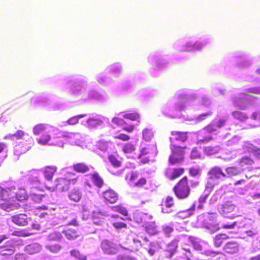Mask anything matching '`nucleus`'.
<instances>
[{
    "label": "nucleus",
    "instance_id": "obj_1",
    "mask_svg": "<svg viewBox=\"0 0 260 260\" xmlns=\"http://www.w3.org/2000/svg\"><path fill=\"white\" fill-rule=\"evenodd\" d=\"M199 181H191L190 186L187 176H185L180 179L174 185L173 191L176 197L181 200L188 199L191 194V188L197 187L199 186Z\"/></svg>",
    "mask_w": 260,
    "mask_h": 260
},
{
    "label": "nucleus",
    "instance_id": "obj_2",
    "mask_svg": "<svg viewBox=\"0 0 260 260\" xmlns=\"http://www.w3.org/2000/svg\"><path fill=\"white\" fill-rule=\"evenodd\" d=\"M78 181V177L72 173H69L64 177H58L55 179L54 184L52 186L47 187V188L54 191L57 190L63 192L69 190L71 185H75Z\"/></svg>",
    "mask_w": 260,
    "mask_h": 260
},
{
    "label": "nucleus",
    "instance_id": "obj_3",
    "mask_svg": "<svg viewBox=\"0 0 260 260\" xmlns=\"http://www.w3.org/2000/svg\"><path fill=\"white\" fill-rule=\"evenodd\" d=\"M186 149H187L186 146L171 145V154L169 156V163L172 165H178L182 163L184 159L185 150Z\"/></svg>",
    "mask_w": 260,
    "mask_h": 260
},
{
    "label": "nucleus",
    "instance_id": "obj_4",
    "mask_svg": "<svg viewBox=\"0 0 260 260\" xmlns=\"http://www.w3.org/2000/svg\"><path fill=\"white\" fill-rule=\"evenodd\" d=\"M46 129L47 125L43 123L38 124L33 127L32 132L35 135H41V137L37 139L38 143L40 145H46L51 140L50 135L46 133Z\"/></svg>",
    "mask_w": 260,
    "mask_h": 260
},
{
    "label": "nucleus",
    "instance_id": "obj_5",
    "mask_svg": "<svg viewBox=\"0 0 260 260\" xmlns=\"http://www.w3.org/2000/svg\"><path fill=\"white\" fill-rule=\"evenodd\" d=\"M254 97L245 93H240L237 95H233L231 100L233 105L239 109L244 110L242 104H250L252 103V99Z\"/></svg>",
    "mask_w": 260,
    "mask_h": 260
},
{
    "label": "nucleus",
    "instance_id": "obj_6",
    "mask_svg": "<svg viewBox=\"0 0 260 260\" xmlns=\"http://www.w3.org/2000/svg\"><path fill=\"white\" fill-rule=\"evenodd\" d=\"M203 225L205 228L211 233H215L220 229L219 224L217 220V215L211 214L208 216L203 221Z\"/></svg>",
    "mask_w": 260,
    "mask_h": 260
},
{
    "label": "nucleus",
    "instance_id": "obj_7",
    "mask_svg": "<svg viewBox=\"0 0 260 260\" xmlns=\"http://www.w3.org/2000/svg\"><path fill=\"white\" fill-rule=\"evenodd\" d=\"M101 248L107 254H115L118 251L116 245L112 241L105 239L102 241Z\"/></svg>",
    "mask_w": 260,
    "mask_h": 260
},
{
    "label": "nucleus",
    "instance_id": "obj_8",
    "mask_svg": "<svg viewBox=\"0 0 260 260\" xmlns=\"http://www.w3.org/2000/svg\"><path fill=\"white\" fill-rule=\"evenodd\" d=\"M185 169L183 168H167L165 171V176L171 180L179 178L184 173Z\"/></svg>",
    "mask_w": 260,
    "mask_h": 260
},
{
    "label": "nucleus",
    "instance_id": "obj_9",
    "mask_svg": "<svg viewBox=\"0 0 260 260\" xmlns=\"http://www.w3.org/2000/svg\"><path fill=\"white\" fill-rule=\"evenodd\" d=\"M237 210L236 206L230 202L224 203L221 208V212L224 216H228L229 214H231V217L233 219L236 216L235 212Z\"/></svg>",
    "mask_w": 260,
    "mask_h": 260
},
{
    "label": "nucleus",
    "instance_id": "obj_10",
    "mask_svg": "<svg viewBox=\"0 0 260 260\" xmlns=\"http://www.w3.org/2000/svg\"><path fill=\"white\" fill-rule=\"evenodd\" d=\"M188 139L187 132L172 131L171 132V137L170 140L171 142L179 141L185 142Z\"/></svg>",
    "mask_w": 260,
    "mask_h": 260
},
{
    "label": "nucleus",
    "instance_id": "obj_11",
    "mask_svg": "<svg viewBox=\"0 0 260 260\" xmlns=\"http://www.w3.org/2000/svg\"><path fill=\"white\" fill-rule=\"evenodd\" d=\"M102 197L106 202L110 204L116 203L118 200V194L112 189L103 191Z\"/></svg>",
    "mask_w": 260,
    "mask_h": 260
},
{
    "label": "nucleus",
    "instance_id": "obj_12",
    "mask_svg": "<svg viewBox=\"0 0 260 260\" xmlns=\"http://www.w3.org/2000/svg\"><path fill=\"white\" fill-rule=\"evenodd\" d=\"M226 121L223 119H220L217 122V123H210L204 128L205 133H213L217 131L218 128H220L225 124Z\"/></svg>",
    "mask_w": 260,
    "mask_h": 260
},
{
    "label": "nucleus",
    "instance_id": "obj_13",
    "mask_svg": "<svg viewBox=\"0 0 260 260\" xmlns=\"http://www.w3.org/2000/svg\"><path fill=\"white\" fill-rule=\"evenodd\" d=\"M15 252V246L10 241H7L4 245L0 246V255L9 256Z\"/></svg>",
    "mask_w": 260,
    "mask_h": 260
},
{
    "label": "nucleus",
    "instance_id": "obj_14",
    "mask_svg": "<svg viewBox=\"0 0 260 260\" xmlns=\"http://www.w3.org/2000/svg\"><path fill=\"white\" fill-rule=\"evenodd\" d=\"M42 190L36 187L31 188L29 194L30 199L35 203H41L45 197V194L42 193Z\"/></svg>",
    "mask_w": 260,
    "mask_h": 260
},
{
    "label": "nucleus",
    "instance_id": "obj_15",
    "mask_svg": "<svg viewBox=\"0 0 260 260\" xmlns=\"http://www.w3.org/2000/svg\"><path fill=\"white\" fill-rule=\"evenodd\" d=\"M224 251L229 254H235L239 250V244L235 241L227 242L223 247Z\"/></svg>",
    "mask_w": 260,
    "mask_h": 260
},
{
    "label": "nucleus",
    "instance_id": "obj_16",
    "mask_svg": "<svg viewBox=\"0 0 260 260\" xmlns=\"http://www.w3.org/2000/svg\"><path fill=\"white\" fill-rule=\"evenodd\" d=\"M62 233L65 235L69 240H73L79 236V232L74 228L66 227L63 231Z\"/></svg>",
    "mask_w": 260,
    "mask_h": 260
},
{
    "label": "nucleus",
    "instance_id": "obj_17",
    "mask_svg": "<svg viewBox=\"0 0 260 260\" xmlns=\"http://www.w3.org/2000/svg\"><path fill=\"white\" fill-rule=\"evenodd\" d=\"M208 175L211 178L219 179L220 176L226 177V174L222 171V169L217 166L212 168L208 172Z\"/></svg>",
    "mask_w": 260,
    "mask_h": 260
},
{
    "label": "nucleus",
    "instance_id": "obj_18",
    "mask_svg": "<svg viewBox=\"0 0 260 260\" xmlns=\"http://www.w3.org/2000/svg\"><path fill=\"white\" fill-rule=\"evenodd\" d=\"M57 170L55 166H47L44 169V175L47 180H51Z\"/></svg>",
    "mask_w": 260,
    "mask_h": 260
},
{
    "label": "nucleus",
    "instance_id": "obj_19",
    "mask_svg": "<svg viewBox=\"0 0 260 260\" xmlns=\"http://www.w3.org/2000/svg\"><path fill=\"white\" fill-rule=\"evenodd\" d=\"M12 221L19 226H25L27 224L26 215L23 214L13 216Z\"/></svg>",
    "mask_w": 260,
    "mask_h": 260
},
{
    "label": "nucleus",
    "instance_id": "obj_20",
    "mask_svg": "<svg viewBox=\"0 0 260 260\" xmlns=\"http://www.w3.org/2000/svg\"><path fill=\"white\" fill-rule=\"evenodd\" d=\"M41 249V245L37 243H31L25 247V251L28 254H34L38 253Z\"/></svg>",
    "mask_w": 260,
    "mask_h": 260
},
{
    "label": "nucleus",
    "instance_id": "obj_21",
    "mask_svg": "<svg viewBox=\"0 0 260 260\" xmlns=\"http://www.w3.org/2000/svg\"><path fill=\"white\" fill-rule=\"evenodd\" d=\"M178 247V241L176 240L172 241L168 245L167 249L166 250V257L171 258L176 252Z\"/></svg>",
    "mask_w": 260,
    "mask_h": 260
},
{
    "label": "nucleus",
    "instance_id": "obj_22",
    "mask_svg": "<svg viewBox=\"0 0 260 260\" xmlns=\"http://www.w3.org/2000/svg\"><path fill=\"white\" fill-rule=\"evenodd\" d=\"M81 89L78 88L77 86L73 85L72 87L71 91L69 94V98L70 101L74 102L76 100L79 99L81 98Z\"/></svg>",
    "mask_w": 260,
    "mask_h": 260
},
{
    "label": "nucleus",
    "instance_id": "obj_23",
    "mask_svg": "<svg viewBox=\"0 0 260 260\" xmlns=\"http://www.w3.org/2000/svg\"><path fill=\"white\" fill-rule=\"evenodd\" d=\"M14 189H15L14 186L6 188L0 186V200L7 201L10 198V192Z\"/></svg>",
    "mask_w": 260,
    "mask_h": 260
},
{
    "label": "nucleus",
    "instance_id": "obj_24",
    "mask_svg": "<svg viewBox=\"0 0 260 260\" xmlns=\"http://www.w3.org/2000/svg\"><path fill=\"white\" fill-rule=\"evenodd\" d=\"M73 169L79 173H85L89 171L88 166L84 162L75 164L72 166Z\"/></svg>",
    "mask_w": 260,
    "mask_h": 260
},
{
    "label": "nucleus",
    "instance_id": "obj_25",
    "mask_svg": "<svg viewBox=\"0 0 260 260\" xmlns=\"http://www.w3.org/2000/svg\"><path fill=\"white\" fill-rule=\"evenodd\" d=\"M229 238V237L225 234H219L215 236L213 239L214 245L216 247H220L224 241Z\"/></svg>",
    "mask_w": 260,
    "mask_h": 260
},
{
    "label": "nucleus",
    "instance_id": "obj_26",
    "mask_svg": "<svg viewBox=\"0 0 260 260\" xmlns=\"http://www.w3.org/2000/svg\"><path fill=\"white\" fill-rule=\"evenodd\" d=\"M68 197L71 201L78 202L81 200L82 195L78 189H74L69 192Z\"/></svg>",
    "mask_w": 260,
    "mask_h": 260
},
{
    "label": "nucleus",
    "instance_id": "obj_27",
    "mask_svg": "<svg viewBox=\"0 0 260 260\" xmlns=\"http://www.w3.org/2000/svg\"><path fill=\"white\" fill-rule=\"evenodd\" d=\"M33 234H34V232L30 228L19 231H15L12 233L13 236L24 237H28Z\"/></svg>",
    "mask_w": 260,
    "mask_h": 260
},
{
    "label": "nucleus",
    "instance_id": "obj_28",
    "mask_svg": "<svg viewBox=\"0 0 260 260\" xmlns=\"http://www.w3.org/2000/svg\"><path fill=\"white\" fill-rule=\"evenodd\" d=\"M137 177V174L133 173L131 175V181H133V186L137 187H142L146 184L147 180L145 178H141L137 181H135V178Z\"/></svg>",
    "mask_w": 260,
    "mask_h": 260
},
{
    "label": "nucleus",
    "instance_id": "obj_29",
    "mask_svg": "<svg viewBox=\"0 0 260 260\" xmlns=\"http://www.w3.org/2000/svg\"><path fill=\"white\" fill-rule=\"evenodd\" d=\"M15 198L19 201L26 200L28 198V195L24 188H19L15 193Z\"/></svg>",
    "mask_w": 260,
    "mask_h": 260
},
{
    "label": "nucleus",
    "instance_id": "obj_30",
    "mask_svg": "<svg viewBox=\"0 0 260 260\" xmlns=\"http://www.w3.org/2000/svg\"><path fill=\"white\" fill-rule=\"evenodd\" d=\"M226 177H232L238 175L240 173V171L237 167H229L225 170Z\"/></svg>",
    "mask_w": 260,
    "mask_h": 260
},
{
    "label": "nucleus",
    "instance_id": "obj_31",
    "mask_svg": "<svg viewBox=\"0 0 260 260\" xmlns=\"http://www.w3.org/2000/svg\"><path fill=\"white\" fill-rule=\"evenodd\" d=\"M92 182L99 188H101L104 185V181L98 173L91 175Z\"/></svg>",
    "mask_w": 260,
    "mask_h": 260
},
{
    "label": "nucleus",
    "instance_id": "obj_32",
    "mask_svg": "<svg viewBox=\"0 0 260 260\" xmlns=\"http://www.w3.org/2000/svg\"><path fill=\"white\" fill-rule=\"evenodd\" d=\"M232 115L234 118L241 121H245L248 118V116L245 113L240 111H234L232 113Z\"/></svg>",
    "mask_w": 260,
    "mask_h": 260
},
{
    "label": "nucleus",
    "instance_id": "obj_33",
    "mask_svg": "<svg viewBox=\"0 0 260 260\" xmlns=\"http://www.w3.org/2000/svg\"><path fill=\"white\" fill-rule=\"evenodd\" d=\"M103 123L102 120L98 118H89L87 120V124L89 127L94 128Z\"/></svg>",
    "mask_w": 260,
    "mask_h": 260
},
{
    "label": "nucleus",
    "instance_id": "obj_34",
    "mask_svg": "<svg viewBox=\"0 0 260 260\" xmlns=\"http://www.w3.org/2000/svg\"><path fill=\"white\" fill-rule=\"evenodd\" d=\"M167 208H171L175 206L174 198L172 196H167L161 205Z\"/></svg>",
    "mask_w": 260,
    "mask_h": 260
},
{
    "label": "nucleus",
    "instance_id": "obj_35",
    "mask_svg": "<svg viewBox=\"0 0 260 260\" xmlns=\"http://www.w3.org/2000/svg\"><path fill=\"white\" fill-rule=\"evenodd\" d=\"M25 135V133L24 131L22 130H18L14 134H10L8 136H5L4 139H7L8 138H10L12 139L13 137H15L17 140H19L22 139Z\"/></svg>",
    "mask_w": 260,
    "mask_h": 260
},
{
    "label": "nucleus",
    "instance_id": "obj_36",
    "mask_svg": "<svg viewBox=\"0 0 260 260\" xmlns=\"http://www.w3.org/2000/svg\"><path fill=\"white\" fill-rule=\"evenodd\" d=\"M204 150L207 154L213 155L217 153L219 151V147L218 146H208L204 147Z\"/></svg>",
    "mask_w": 260,
    "mask_h": 260
},
{
    "label": "nucleus",
    "instance_id": "obj_37",
    "mask_svg": "<svg viewBox=\"0 0 260 260\" xmlns=\"http://www.w3.org/2000/svg\"><path fill=\"white\" fill-rule=\"evenodd\" d=\"M146 232L150 235H155L158 233L156 226L154 223H149L145 227Z\"/></svg>",
    "mask_w": 260,
    "mask_h": 260
},
{
    "label": "nucleus",
    "instance_id": "obj_38",
    "mask_svg": "<svg viewBox=\"0 0 260 260\" xmlns=\"http://www.w3.org/2000/svg\"><path fill=\"white\" fill-rule=\"evenodd\" d=\"M241 166L251 165L254 163L253 160L249 156H243L239 161Z\"/></svg>",
    "mask_w": 260,
    "mask_h": 260
},
{
    "label": "nucleus",
    "instance_id": "obj_39",
    "mask_svg": "<svg viewBox=\"0 0 260 260\" xmlns=\"http://www.w3.org/2000/svg\"><path fill=\"white\" fill-rule=\"evenodd\" d=\"M111 209L113 211L119 212L123 215L127 216L128 214L127 211L125 208L121 205L114 206L112 207Z\"/></svg>",
    "mask_w": 260,
    "mask_h": 260
},
{
    "label": "nucleus",
    "instance_id": "obj_40",
    "mask_svg": "<svg viewBox=\"0 0 260 260\" xmlns=\"http://www.w3.org/2000/svg\"><path fill=\"white\" fill-rule=\"evenodd\" d=\"M108 159L113 166L115 168L119 167L121 166V162L117 159V158L113 154L108 155Z\"/></svg>",
    "mask_w": 260,
    "mask_h": 260
},
{
    "label": "nucleus",
    "instance_id": "obj_41",
    "mask_svg": "<svg viewBox=\"0 0 260 260\" xmlns=\"http://www.w3.org/2000/svg\"><path fill=\"white\" fill-rule=\"evenodd\" d=\"M49 239L50 240L59 241L62 239V236L59 232H53L49 235Z\"/></svg>",
    "mask_w": 260,
    "mask_h": 260
},
{
    "label": "nucleus",
    "instance_id": "obj_42",
    "mask_svg": "<svg viewBox=\"0 0 260 260\" xmlns=\"http://www.w3.org/2000/svg\"><path fill=\"white\" fill-rule=\"evenodd\" d=\"M15 206L9 203V202H6L0 204V208L5 210L6 211H10L14 209Z\"/></svg>",
    "mask_w": 260,
    "mask_h": 260
},
{
    "label": "nucleus",
    "instance_id": "obj_43",
    "mask_svg": "<svg viewBox=\"0 0 260 260\" xmlns=\"http://www.w3.org/2000/svg\"><path fill=\"white\" fill-rule=\"evenodd\" d=\"M71 254L79 260H86L87 258L85 255L81 253L80 251L77 250H72L71 251Z\"/></svg>",
    "mask_w": 260,
    "mask_h": 260
},
{
    "label": "nucleus",
    "instance_id": "obj_44",
    "mask_svg": "<svg viewBox=\"0 0 260 260\" xmlns=\"http://www.w3.org/2000/svg\"><path fill=\"white\" fill-rule=\"evenodd\" d=\"M143 136L146 141H149L152 138L153 135L151 130L145 129L143 132Z\"/></svg>",
    "mask_w": 260,
    "mask_h": 260
},
{
    "label": "nucleus",
    "instance_id": "obj_45",
    "mask_svg": "<svg viewBox=\"0 0 260 260\" xmlns=\"http://www.w3.org/2000/svg\"><path fill=\"white\" fill-rule=\"evenodd\" d=\"M96 147L99 149L105 151L108 149V143L106 141H99L97 143Z\"/></svg>",
    "mask_w": 260,
    "mask_h": 260
},
{
    "label": "nucleus",
    "instance_id": "obj_46",
    "mask_svg": "<svg viewBox=\"0 0 260 260\" xmlns=\"http://www.w3.org/2000/svg\"><path fill=\"white\" fill-rule=\"evenodd\" d=\"M201 170L199 167H191L189 169L188 173L190 176L196 177L200 174Z\"/></svg>",
    "mask_w": 260,
    "mask_h": 260
},
{
    "label": "nucleus",
    "instance_id": "obj_47",
    "mask_svg": "<svg viewBox=\"0 0 260 260\" xmlns=\"http://www.w3.org/2000/svg\"><path fill=\"white\" fill-rule=\"evenodd\" d=\"M162 231L167 237H170L171 233L174 231V229L170 225H165L162 228Z\"/></svg>",
    "mask_w": 260,
    "mask_h": 260
},
{
    "label": "nucleus",
    "instance_id": "obj_48",
    "mask_svg": "<svg viewBox=\"0 0 260 260\" xmlns=\"http://www.w3.org/2000/svg\"><path fill=\"white\" fill-rule=\"evenodd\" d=\"M190 157L191 159H196L201 157V153L197 148H193L190 153Z\"/></svg>",
    "mask_w": 260,
    "mask_h": 260
},
{
    "label": "nucleus",
    "instance_id": "obj_49",
    "mask_svg": "<svg viewBox=\"0 0 260 260\" xmlns=\"http://www.w3.org/2000/svg\"><path fill=\"white\" fill-rule=\"evenodd\" d=\"M213 140V137L211 136L203 137L202 139H198L197 141V144H205L208 143Z\"/></svg>",
    "mask_w": 260,
    "mask_h": 260
},
{
    "label": "nucleus",
    "instance_id": "obj_50",
    "mask_svg": "<svg viewBox=\"0 0 260 260\" xmlns=\"http://www.w3.org/2000/svg\"><path fill=\"white\" fill-rule=\"evenodd\" d=\"M183 249L184 251V252L183 253V257L186 258L187 260H191L193 255L190 249L185 248H183Z\"/></svg>",
    "mask_w": 260,
    "mask_h": 260
},
{
    "label": "nucleus",
    "instance_id": "obj_51",
    "mask_svg": "<svg viewBox=\"0 0 260 260\" xmlns=\"http://www.w3.org/2000/svg\"><path fill=\"white\" fill-rule=\"evenodd\" d=\"M109 70L111 73H115L119 72L120 71V66L118 63L112 64L110 66Z\"/></svg>",
    "mask_w": 260,
    "mask_h": 260
},
{
    "label": "nucleus",
    "instance_id": "obj_52",
    "mask_svg": "<svg viewBox=\"0 0 260 260\" xmlns=\"http://www.w3.org/2000/svg\"><path fill=\"white\" fill-rule=\"evenodd\" d=\"M247 93L260 94V87H252L247 89Z\"/></svg>",
    "mask_w": 260,
    "mask_h": 260
},
{
    "label": "nucleus",
    "instance_id": "obj_53",
    "mask_svg": "<svg viewBox=\"0 0 260 260\" xmlns=\"http://www.w3.org/2000/svg\"><path fill=\"white\" fill-rule=\"evenodd\" d=\"M236 224H237L236 221H233L230 223H228V222H225V223H223V224L222 225V228L224 229H233V228H234V227L235 226Z\"/></svg>",
    "mask_w": 260,
    "mask_h": 260
},
{
    "label": "nucleus",
    "instance_id": "obj_54",
    "mask_svg": "<svg viewBox=\"0 0 260 260\" xmlns=\"http://www.w3.org/2000/svg\"><path fill=\"white\" fill-rule=\"evenodd\" d=\"M212 114V112L211 111H209L207 113L201 114L198 116V117H197V119L198 121L204 120L206 119V118L207 117H208V116L211 115Z\"/></svg>",
    "mask_w": 260,
    "mask_h": 260
},
{
    "label": "nucleus",
    "instance_id": "obj_55",
    "mask_svg": "<svg viewBox=\"0 0 260 260\" xmlns=\"http://www.w3.org/2000/svg\"><path fill=\"white\" fill-rule=\"evenodd\" d=\"M150 153L151 151L148 148L144 147L142 149L141 153L138 155V157L139 158H141L142 157L147 155Z\"/></svg>",
    "mask_w": 260,
    "mask_h": 260
},
{
    "label": "nucleus",
    "instance_id": "obj_56",
    "mask_svg": "<svg viewBox=\"0 0 260 260\" xmlns=\"http://www.w3.org/2000/svg\"><path fill=\"white\" fill-rule=\"evenodd\" d=\"M168 63V62L163 61L161 59H157L155 62V68L158 69L162 68L165 67V64Z\"/></svg>",
    "mask_w": 260,
    "mask_h": 260
},
{
    "label": "nucleus",
    "instance_id": "obj_57",
    "mask_svg": "<svg viewBox=\"0 0 260 260\" xmlns=\"http://www.w3.org/2000/svg\"><path fill=\"white\" fill-rule=\"evenodd\" d=\"M113 226L116 229H120L122 228H126L127 225L126 224L120 222H115L113 223Z\"/></svg>",
    "mask_w": 260,
    "mask_h": 260
},
{
    "label": "nucleus",
    "instance_id": "obj_58",
    "mask_svg": "<svg viewBox=\"0 0 260 260\" xmlns=\"http://www.w3.org/2000/svg\"><path fill=\"white\" fill-rule=\"evenodd\" d=\"M131 121H136L138 123H140V117L139 114L135 112L131 113Z\"/></svg>",
    "mask_w": 260,
    "mask_h": 260
},
{
    "label": "nucleus",
    "instance_id": "obj_59",
    "mask_svg": "<svg viewBox=\"0 0 260 260\" xmlns=\"http://www.w3.org/2000/svg\"><path fill=\"white\" fill-rule=\"evenodd\" d=\"M49 248L51 251L56 252L60 250L61 247L59 245L54 244L50 245Z\"/></svg>",
    "mask_w": 260,
    "mask_h": 260
},
{
    "label": "nucleus",
    "instance_id": "obj_60",
    "mask_svg": "<svg viewBox=\"0 0 260 260\" xmlns=\"http://www.w3.org/2000/svg\"><path fill=\"white\" fill-rule=\"evenodd\" d=\"M214 257L215 260H226L225 255L220 252L217 251Z\"/></svg>",
    "mask_w": 260,
    "mask_h": 260
},
{
    "label": "nucleus",
    "instance_id": "obj_61",
    "mask_svg": "<svg viewBox=\"0 0 260 260\" xmlns=\"http://www.w3.org/2000/svg\"><path fill=\"white\" fill-rule=\"evenodd\" d=\"M78 122L79 121L76 116L71 117L67 121V122L71 125L76 124L78 123Z\"/></svg>",
    "mask_w": 260,
    "mask_h": 260
},
{
    "label": "nucleus",
    "instance_id": "obj_62",
    "mask_svg": "<svg viewBox=\"0 0 260 260\" xmlns=\"http://www.w3.org/2000/svg\"><path fill=\"white\" fill-rule=\"evenodd\" d=\"M204 44L201 42L197 41L193 45V48L196 50H200L202 48Z\"/></svg>",
    "mask_w": 260,
    "mask_h": 260
},
{
    "label": "nucleus",
    "instance_id": "obj_63",
    "mask_svg": "<svg viewBox=\"0 0 260 260\" xmlns=\"http://www.w3.org/2000/svg\"><path fill=\"white\" fill-rule=\"evenodd\" d=\"M115 138L117 139H120L122 141H127L129 139L128 136H127L125 134H120V135L115 137Z\"/></svg>",
    "mask_w": 260,
    "mask_h": 260
},
{
    "label": "nucleus",
    "instance_id": "obj_64",
    "mask_svg": "<svg viewBox=\"0 0 260 260\" xmlns=\"http://www.w3.org/2000/svg\"><path fill=\"white\" fill-rule=\"evenodd\" d=\"M15 260H26L25 255L24 254H16L14 258Z\"/></svg>",
    "mask_w": 260,
    "mask_h": 260
}]
</instances>
